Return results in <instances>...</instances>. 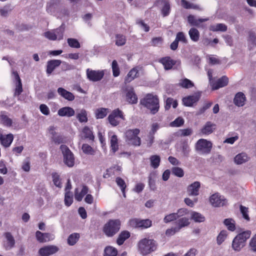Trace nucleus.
<instances>
[{"label": "nucleus", "instance_id": "f257e3e1", "mask_svg": "<svg viewBox=\"0 0 256 256\" xmlns=\"http://www.w3.org/2000/svg\"><path fill=\"white\" fill-rule=\"evenodd\" d=\"M250 235L251 231L250 230L244 231L237 234L232 242V250L236 252H240L246 246V242Z\"/></svg>", "mask_w": 256, "mask_h": 256}, {"label": "nucleus", "instance_id": "f03ea898", "mask_svg": "<svg viewBox=\"0 0 256 256\" xmlns=\"http://www.w3.org/2000/svg\"><path fill=\"white\" fill-rule=\"evenodd\" d=\"M140 104L149 109L152 114H156L159 110V100L156 96L148 94L144 98L141 100Z\"/></svg>", "mask_w": 256, "mask_h": 256}, {"label": "nucleus", "instance_id": "7ed1b4c3", "mask_svg": "<svg viewBox=\"0 0 256 256\" xmlns=\"http://www.w3.org/2000/svg\"><path fill=\"white\" fill-rule=\"evenodd\" d=\"M138 248L140 252L145 256L156 250L157 245L154 240L144 238L138 242Z\"/></svg>", "mask_w": 256, "mask_h": 256}, {"label": "nucleus", "instance_id": "20e7f679", "mask_svg": "<svg viewBox=\"0 0 256 256\" xmlns=\"http://www.w3.org/2000/svg\"><path fill=\"white\" fill-rule=\"evenodd\" d=\"M212 142L204 138L198 140L195 144L196 150L199 154L202 155L209 154L212 150Z\"/></svg>", "mask_w": 256, "mask_h": 256}, {"label": "nucleus", "instance_id": "39448f33", "mask_svg": "<svg viewBox=\"0 0 256 256\" xmlns=\"http://www.w3.org/2000/svg\"><path fill=\"white\" fill-rule=\"evenodd\" d=\"M140 132V130L138 128L126 130L124 133L126 142L129 144L140 146L141 140L140 138L138 136Z\"/></svg>", "mask_w": 256, "mask_h": 256}, {"label": "nucleus", "instance_id": "423d86ee", "mask_svg": "<svg viewBox=\"0 0 256 256\" xmlns=\"http://www.w3.org/2000/svg\"><path fill=\"white\" fill-rule=\"evenodd\" d=\"M120 222L119 220H110L104 226V232L108 236L115 234L120 230Z\"/></svg>", "mask_w": 256, "mask_h": 256}, {"label": "nucleus", "instance_id": "0eeeda50", "mask_svg": "<svg viewBox=\"0 0 256 256\" xmlns=\"http://www.w3.org/2000/svg\"><path fill=\"white\" fill-rule=\"evenodd\" d=\"M124 119L123 112L118 108L112 110L108 116L109 122L114 126H118L121 120H124Z\"/></svg>", "mask_w": 256, "mask_h": 256}, {"label": "nucleus", "instance_id": "6e6552de", "mask_svg": "<svg viewBox=\"0 0 256 256\" xmlns=\"http://www.w3.org/2000/svg\"><path fill=\"white\" fill-rule=\"evenodd\" d=\"M64 28L62 26L47 31L44 33V36L50 40H60L63 38Z\"/></svg>", "mask_w": 256, "mask_h": 256}, {"label": "nucleus", "instance_id": "1a4fd4ad", "mask_svg": "<svg viewBox=\"0 0 256 256\" xmlns=\"http://www.w3.org/2000/svg\"><path fill=\"white\" fill-rule=\"evenodd\" d=\"M60 150L64 156V160L66 164L69 167H72L74 165V155L68 148L65 145L60 146Z\"/></svg>", "mask_w": 256, "mask_h": 256}, {"label": "nucleus", "instance_id": "9d476101", "mask_svg": "<svg viewBox=\"0 0 256 256\" xmlns=\"http://www.w3.org/2000/svg\"><path fill=\"white\" fill-rule=\"evenodd\" d=\"M87 78L92 82H98L104 76V70H92L88 68L86 70Z\"/></svg>", "mask_w": 256, "mask_h": 256}, {"label": "nucleus", "instance_id": "9b49d317", "mask_svg": "<svg viewBox=\"0 0 256 256\" xmlns=\"http://www.w3.org/2000/svg\"><path fill=\"white\" fill-rule=\"evenodd\" d=\"M129 224L130 226L134 228H147L152 226V222L149 219L140 220L138 218H132L130 220Z\"/></svg>", "mask_w": 256, "mask_h": 256}, {"label": "nucleus", "instance_id": "f8f14e48", "mask_svg": "<svg viewBox=\"0 0 256 256\" xmlns=\"http://www.w3.org/2000/svg\"><path fill=\"white\" fill-rule=\"evenodd\" d=\"M210 202L214 207H220L225 205L226 200L223 196H220L218 193H216L210 196Z\"/></svg>", "mask_w": 256, "mask_h": 256}, {"label": "nucleus", "instance_id": "ddd939ff", "mask_svg": "<svg viewBox=\"0 0 256 256\" xmlns=\"http://www.w3.org/2000/svg\"><path fill=\"white\" fill-rule=\"evenodd\" d=\"M59 250L58 246L54 245H49L40 248L38 254L40 256H49L56 254Z\"/></svg>", "mask_w": 256, "mask_h": 256}, {"label": "nucleus", "instance_id": "4468645a", "mask_svg": "<svg viewBox=\"0 0 256 256\" xmlns=\"http://www.w3.org/2000/svg\"><path fill=\"white\" fill-rule=\"evenodd\" d=\"M126 100L130 104H136L138 102V98L134 92V88L132 86H128L126 88Z\"/></svg>", "mask_w": 256, "mask_h": 256}, {"label": "nucleus", "instance_id": "2eb2a0df", "mask_svg": "<svg viewBox=\"0 0 256 256\" xmlns=\"http://www.w3.org/2000/svg\"><path fill=\"white\" fill-rule=\"evenodd\" d=\"M88 192V188L86 186H82L80 187L77 188L75 190L74 198L78 201L80 202L84 196Z\"/></svg>", "mask_w": 256, "mask_h": 256}, {"label": "nucleus", "instance_id": "dca6fc26", "mask_svg": "<svg viewBox=\"0 0 256 256\" xmlns=\"http://www.w3.org/2000/svg\"><path fill=\"white\" fill-rule=\"evenodd\" d=\"M200 184L199 182H194L188 187L187 192L188 195L191 196H196L199 194V190Z\"/></svg>", "mask_w": 256, "mask_h": 256}, {"label": "nucleus", "instance_id": "f3484780", "mask_svg": "<svg viewBox=\"0 0 256 256\" xmlns=\"http://www.w3.org/2000/svg\"><path fill=\"white\" fill-rule=\"evenodd\" d=\"M74 114V110L70 106H64L60 108L58 112V114L60 116L72 117Z\"/></svg>", "mask_w": 256, "mask_h": 256}, {"label": "nucleus", "instance_id": "a211bd4d", "mask_svg": "<svg viewBox=\"0 0 256 256\" xmlns=\"http://www.w3.org/2000/svg\"><path fill=\"white\" fill-rule=\"evenodd\" d=\"M14 140L13 134H0V142L4 147L8 148L10 146Z\"/></svg>", "mask_w": 256, "mask_h": 256}, {"label": "nucleus", "instance_id": "6ab92c4d", "mask_svg": "<svg viewBox=\"0 0 256 256\" xmlns=\"http://www.w3.org/2000/svg\"><path fill=\"white\" fill-rule=\"evenodd\" d=\"M228 81V78L226 76H223L220 78H219L216 82H213L211 84L212 89L215 90H218L220 88H222L227 85Z\"/></svg>", "mask_w": 256, "mask_h": 256}, {"label": "nucleus", "instance_id": "aec40b11", "mask_svg": "<svg viewBox=\"0 0 256 256\" xmlns=\"http://www.w3.org/2000/svg\"><path fill=\"white\" fill-rule=\"evenodd\" d=\"M62 64V61L59 60H48L47 62L46 66V73L50 74L52 73L54 70Z\"/></svg>", "mask_w": 256, "mask_h": 256}, {"label": "nucleus", "instance_id": "412c9836", "mask_svg": "<svg viewBox=\"0 0 256 256\" xmlns=\"http://www.w3.org/2000/svg\"><path fill=\"white\" fill-rule=\"evenodd\" d=\"M200 95L195 94L185 97L182 99L184 104L187 106H191L192 104L196 102L200 99Z\"/></svg>", "mask_w": 256, "mask_h": 256}, {"label": "nucleus", "instance_id": "4be33fe9", "mask_svg": "<svg viewBox=\"0 0 256 256\" xmlns=\"http://www.w3.org/2000/svg\"><path fill=\"white\" fill-rule=\"evenodd\" d=\"M12 74L16 80L14 96H18L22 92V84L18 73L16 72H13Z\"/></svg>", "mask_w": 256, "mask_h": 256}, {"label": "nucleus", "instance_id": "5701e85b", "mask_svg": "<svg viewBox=\"0 0 256 256\" xmlns=\"http://www.w3.org/2000/svg\"><path fill=\"white\" fill-rule=\"evenodd\" d=\"M108 136L110 138L111 149L112 152L114 153L118 149V137L112 132H109Z\"/></svg>", "mask_w": 256, "mask_h": 256}, {"label": "nucleus", "instance_id": "b1692460", "mask_svg": "<svg viewBox=\"0 0 256 256\" xmlns=\"http://www.w3.org/2000/svg\"><path fill=\"white\" fill-rule=\"evenodd\" d=\"M58 94L62 98L69 101H72L74 99V96L70 92L62 88L58 89Z\"/></svg>", "mask_w": 256, "mask_h": 256}, {"label": "nucleus", "instance_id": "393cba45", "mask_svg": "<svg viewBox=\"0 0 256 256\" xmlns=\"http://www.w3.org/2000/svg\"><path fill=\"white\" fill-rule=\"evenodd\" d=\"M215 128V124L210 122H208L201 129V132L204 134L208 135L212 133Z\"/></svg>", "mask_w": 256, "mask_h": 256}, {"label": "nucleus", "instance_id": "a878e982", "mask_svg": "<svg viewBox=\"0 0 256 256\" xmlns=\"http://www.w3.org/2000/svg\"><path fill=\"white\" fill-rule=\"evenodd\" d=\"M249 160V158L245 152H241L236 155L234 158V162L236 164H242Z\"/></svg>", "mask_w": 256, "mask_h": 256}, {"label": "nucleus", "instance_id": "bb28decb", "mask_svg": "<svg viewBox=\"0 0 256 256\" xmlns=\"http://www.w3.org/2000/svg\"><path fill=\"white\" fill-rule=\"evenodd\" d=\"M4 237L6 240L5 242V247L6 249L12 248L15 244V240L12 234L8 232L4 234Z\"/></svg>", "mask_w": 256, "mask_h": 256}, {"label": "nucleus", "instance_id": "cd10ccee", "mask_svg": "<svg viewBox=\"0 0 256 256\" xmlns=\"http://www.w3.org/2000/svg\"><path fill=\"white\" fill-rule=\"evenodd\" d=\"M181 6L186 9H194L198 10H202V8L198 4L189 2L186 0H182Z\"/></svg>", "mask_w": 256, "mask_h": 256}, {"label": "nucleus", "instance_id": "c85d7f7f", "mask_svg": "<svg viewBox=\"0 0 256 256\" xmlns=\"http://www.w3.org/2000/svg\"><path fill=\"white\" fill-rule=\"evenodd\" d=\"M245 100L246 98L244 94L240 92L236 94L234 100V104L238 106H243Z\"/></svg>", "mask_w": 256, "mask_h": 256}, {"label": "nucleus", "instance_id": "c756f323", "mask_svg": "<svg viewBox=\"0 0 256 256\" xmlns=\"http://www.w3.org/2000/svg\"><path fill=\"white\" fill-rule=\"evenodd\" d=\"M160 62L164 66L166 70H168L172 68L175 62L170 57H166L162 58Z\"/></svg>", "mask_w": 256, "mask_h": 256}, {"label": "nucleus", "instance_id": "7c9ffc66", "mask_svg": "<svg viewBox=\"0 0 256 256\" xmlns=\"http://www.w3.org/2000/svg\"><path fill=\"white\" fill-rule=\"evenodd\" d=\"M138 70L136 68L132 69L125 78V82H130L136 78L138 76Z\"/></svg>", "mask_w": 256, "mask_h": 256}, {"label": "nucleus", "instance_id": "2f4dec72", "mask_svg": "<svg viewBox=\"0 0 256 256\" xmlns=\"http://www.w3.org/2000/svg\"><path fill=\"white\" fill-rule=\"evenodd\" d=\"M208 18L196 19L194 16L190 15L188 18V22L192 26H198L200 23L206 22Z\"/></svg>", "mask_w": 256, "mask_h": 256}, {"label": "nucleus", "instance_id": "473e14b6", "mask_svg": "<svg viewBox=\"0 0 256 256\" xmlns=\"http://www.w3.org/2000/svg\"><path fill=\"white\" fill-rule=\"evenodd\" d=\"M162 6L161 8V12L163 16H168L170 12V7L169 2L166 0L162 2Z\"/></svg>", "mask_w": 256, "mask_h": 256}, {"label": "nucleus", "instance_id": "72a5a7b5", "mask_svg": "<svg viewBox=\"0 0 256 256\" xmlns=\"http://www.w3.org/2000/svg\"><path fill=\"white\" fill-rule=\"evenodd\" d=\"M108 112V109L106 108H97L94 112L95 117L96 119L103 118L107 115Z\"/></svg>", "mask_w": 256, "mask_h": 256}, {"label": "nucleus", "instance_id": "f704fd0d", "mask_svg": "<svg viewBox=\"0 0 256 256\" xmlns=\"http://www.w3.org/2000/svg\"><path fill=\"white\" fill-rule=\"evenodd\" d=\"M188 34L190 39L193 42H196L199 40L200 32L196 28H191L188 32Z\"/></svg>", "mask_w": 256, "mask_h": 256}, {"label": "nucleus", "instance_id": "c9c22d12", "mask_svg": "<svg viewBox=\"0 0 256 256\" xmlns=\"http://www.w3.org/2000/svg\"><path fill=\"white\" fill-rule=\"evenodd\" d=\"M190 218L192 220L196 222H201L205 220L204 216L201 214L196 212H191Z\"/></svg>", "mask_w": 256, "mask_h": 256}, {"label": "nucleus", "instance_id": "e433bc0d", "mask_svg": "<svg viewBox=\"0 0 256 256\" xmlns=\"http://www.w3.org/2000/svg\"><path fill=\"white\" fill-rule=\"evenodd\" d=\"M248 41V47L250 50L256 46V36L254 32H249V36Z\"/></svg>", "mask_w": 256, "mask_h": 256}, {"label": "nucleus", "instance_id": "4c0bfd02", "mask_svg": "<svg viewBox=\"0 0 256 256\" xmlns=\"http://www.w3.org/2000/svg\"><path fill=\"white\" fill-rule=\"evenodd\" d=\"M76 118L80 122H86L88 121L87 112L84 109H82L78 112Z\"/></svg>", "mask_w": 256, "mask_h": 256}, {"label": "nucleus", "instance_id": "58836bf2", "mask_svg": "<svg viewBox=\"0 0 256 256\" xmlns=\"http://www.w3.org/2000/svg\"><path fill=\"white\" fill-rule=\"evenodd\" d=\"M150 166L154 168H158L160 164V158L158 155H153L150 158Z\"/></svg>", "mask_w": 256, "mask_h": 256}, {"label": "nucleus", "instance_id": "ea45409f", "mask_svg": "<svg viewBox=\"0 0 256 256\" xmlns=\"http://www.w3.org/2000/svg\"><path fill=\"white\" fill-rule=\"evenodd\" d=\"M130 236V234L128 231H124L122 232L117 239V244L118 245H122L124 242Z\"/></svg>", "mask_w": 256, "mask_h": 256}, {"label": "nucleus", "instance_id": "a19ab883", "mask_svg": "<svg viewBox=\"0 0 256 256\" xmlns=\"http://www.w3.org/2000/svg\"><path fill=\"white\" fill-rule=\"evenodd\" d=\"M210 30L213 32H226L227 30V26L223 24H217L211 25L210 26Z\"/></svg>", "mask_w": 256, "mask_h": 256}, {"label": "nucleus", "instance_id": "79ce46f5", "mask_svg": "<svg viewBox=\"0 0 256 256\" xmlns=\"http://www.w3.org/2000/svg\"><path fill=\"white\" fill-rule=\"evenodd\" d=\"M117 254V250L112 246H108L104 248V256H116Z\"/></svg>", "mask_w": 256, "mask_h": 256}, {"label": "nucleus", "instance_id": "37998d69", "mask_svg": "<svg viewBox=\"0 0 256 256\" xmlns=\"http://www.w3.org/2000/svg\"><path fill=\"white\" fill-rule=\"evenodd\" d=\"M0 122L3 125L8 127L10 126L12 123V120L3 114L0 115Z\"/></svg>", "mask_w": 256, "mask_h": 256}, {"label": "nucleus", "instance_id": "c03bdc74", "mask_svg": "<svg viewBox=\"0 0 256 256\" xmlns=\"http://www.w3.org/2000/svg\"><path fill=\"white\" fill-rule=\"evenodd\" d=\"M126 38L122 34H116L115 36V43L118 46H124L126 42Z\"/></svg>", "mask_w": 256, "mask_h": 256}, {"label": "nucleus", "instance_id": "a18cd8bd", "mask_svg": "<svg viewBox=\"0 0 256 256\" xmlns=\"http://www.w3.org/2000/svg\"><path fill=\"white\" fill-rule=\"evenodd\" d=\"M224 223L229 230L232 232L236 230L235 221L232 218L225 219Z\"/></svg>", "mask_w": 256, "mask_h": 256}, {"label": "nucleus", "instance_id": "49530a36", "mask_svg": "<svg viewBox=\"0 0 256 256\" xmlns=\"http://www.w3.org/2000/svg\"><path fill=\"white\" fill-rule=\"evenodd\" d=\"M82 134L84 138H89L90 140H93L94 136L91 129L88 126H85L82 130Z\"/></svg>", "mask_w": 256, "mask_h": 256}, {"label": "nucleus", "instance_id": "de8ad7c7", "mask_svg": "<svg viewBox=\"0 0 256 256\" xmlns=\"http://www.w3.org/2000/svg\"><path fill=\"white\" fill-rule=\"evenodd\" d=\"M179 84L182 88H189L194 86V83L188 78H184L180 80Z\"/></svg>", "mask_w": 256, "mask_h": 256}, {"label": "nucleus", "instance_id": "09e8293b", "mask_svg": "<svg viewBox=\"0 0 256 256\" xmlns=\"http://www.w3.org/2000/svg\"><path fill=\"white\" fill-rule=\"evenodd\" d=\"M176 223L177 224L176 227L178 228L179 230L183 227L188 226L190 224L188 218L185 217L178 220Z\"/></svg>", "mask_w": 256, "mask_h": 256}, {"label": "nucleus", "instance_id": "8fccbe9b", "mask_svg": "<svg viewBox=\"0 0 256 256\" xmlns=\"http://www.w3.org/2000/svg\"><path fill=\"white\" fill-rule=\"evenodd\" d=\"M84 153L86 154L94 155L96 151L88 144H83L82 147Z\"/></svg>", "mask_w": 256, "mask_h": 256}, {"label": "nucleus", "instance_id": "3c124183", "mask_svg": "<svg viewBox=\"0 0 256 256\" xmlns=\"http://www.w3.org/2000/svg\"><path fill=\"white\" fill-rule=\"evenodd\" d=\"M79 238V234L77 233L72 234L68 236V243L70 246H73L78 242Z\"/></svg>", "mask_w": 256, "mask_h": 256}, {"label": "nucleus", "instance_id": "603ef678", "mask_svg": "<svg viewBox=\"0 0 256 256\" xmlns=\"http://www.w3.org/2000/svg\"><path fill=\"white\" fill-rule=\"evenodd\" d=\"M228 232L226 230H222L217 236L216 242L218 245H220L226 239Z\"/></svg>", "mask_w": 256, "mask_h": 256}, {"label": "nucleus", "instance_id": "864d4df0", "mask_svg": "<svg viewBox=\"0 0 256 256\" xmlns=\"http://www.w3.org/2000/svg\"><path fill=\"white\" fill-rule=\"evenodd\" d=\"M180 150L182 153L183 156L184 157H188L191 150L190 146L186 142H183L182 144Z\"/></svg>", "mask_w": 256, "mask_h": 256}, {"label": "nucleus", "instance_id": "5fc2aeb1", "mask_svg": "<svg viewBox=\"0 0 256 256\" xmlns=\"http://www.w3.org/2000/svg\"><path fill=\"white\" fill-rule=\"evenodd\" d=\"M116 182L118 186L120 188L124 196L126 197L125 188H126V184L124 180L118 177L116 178Z\"/></svg>", "mask_w": 256, "mask_h": 256}, {"label": "nucleus", "instance_id": "6e6d98bb", "mask_svg": "<svg viewBox=\"0 0 256 256\" xmlns=\"http://www.w3.org/2000/svg\"><path fill=\"white\" fill-rule=\"evenodd\" d=\"M73 202V195L70 192H66L65 194L64 203L67 206H70Z\"/></svg>", "mask_w": 256, "mask_h": 256}, {"label": "nucleus", "instance_id": "4d7b16f0", "mask_svg": "<svg viewBox=\"0 0 256 256\" xmlns=\"http://www.w3.org/2000/svg\"><path fill=\"white\" fill-rule=\"evenodd\" d=\"M172 174L179 178H182L184 176V170L180 167H174L172 169Z\"/></svg>", "mask_w": 256, "mask_h": 256}, {"label": "nucleus", "instance_id": "13d9d810", "mask_svg": "<svg viewBox=\"0 0 256 256\" xmlns=\"http://www.w3.org/2000/svg\"><path fill=\"white\" fill-rule=\"evenodd\" d=\"M67 41L69 46L71 48H78L80 47V44L76 39L69 38L68 39Z\"/></svg>", "mask_w": 256, "mask_h": 256}, {"label": "nucleus", "instance_id": "bf43d9fd", "mask_svg": "<svg viewBox=\"0 0 256 256\" xmlns=\"http://www.w3.org/2000/svg\"><path fill=\"white\" fill-rule=\"evenodd\" d=\"M112 68L114 76H118L120 74V70L117 62L114 60L112 62Z\"/></svg>", "mask_w": 256, "mask_h": 256}, {"label": "nucleus", "instance_id": "052dcab7", "mask_svg": "<svg viewBox=\"0 0 256 256\" xmlns=\"http://www.w3.org/2000/svg\"><path fill=\"white\" fill-rule=\"evenodd\" d=\"M178 216L177 215H176V213H172L165 216V217L164 218V222L165 223H168L174 220H176Z\"/></svg>", "mask_w": 256, "mask_h": 256}, {"label": "nucleus", "instance_id": "680f3d73", "mask_svg": "<svg viewBox=\"0 0 256 256\" xmlns=\"http://www.w3.org/2000/svg\"><path fill=\"white\" fill-rule=\"evenodd\" d=\"M240 212L242 213V214L243 218L246 220L249 221L250 218V217H249L248 214V208L246 206H244L242 205H240Z\"/></svg>", "mask_w": 256, "mask_h": 256}, {"label": "nucleus", "instance_id": "e2e57ef3", "mask_svg": "<svg viewBox=\"0 0 256 256\" xmlns=\"http://www.w3.org/2000/svg\"><path fill=\"white\" fill-rule=\"evenodd\" d=\"M184 123V120L182 118L178 117L174 121L170 124V126L172 127H178L182 126Z\"/></svg>", "mask_w": 256, "mask_h": 256}, {"label": "nucleus", "instance_id": "0e129e2a", "mask_svg": "<svg viewBox=\"0 0 256 256\" xmlns=\"http://www.w3.org/2000/svg\"><path fill=\"white\" fill-rule=\"evenodd\" d=\"M212 104V102H207L205 103L203 106L200 108L198 111L197 112L196 114L197 115H200L208 109Z\"/></svg>", "mask_w": 256, "mask_h": 256}, {"label": "nucleus", "instance_id": "69168bd1", "mask_svg": "<svg viewBox=\"0 0 256 256\" xmlns=\"http://www.w3.org/2000/svg\"><path fill=\"white\" fill-rule=\"evenodd\" d=\"M250 250L254 252H256V235L252 238L249 242Z\"/></svg>", "mask_w": 256, "mask_h": 256}, {"label": "nucleus", "instance_id": "338daca9", "mask_svg": "<svg viewBox=\"0 0 256 256\" xmlns=\"http://www.w3.org/2000/svg\"><path fill=\"white\" fill-rule=\"evenodd\" d=\"M52 177L54 184L58 188H61L62 184L60 180L59 175L57 174H53L52 175Z\"/></svg>", "mask_w": 256, "mask_h": 256}, {"label": "nucleus", "instance_id": "774afa93", "mask_svg": "<svg viewBox=\"0 0 256 256\" xmlns=\"http://www.w3.org/2000/svg\"><path fill=\"white\" fill-rule=\"evenodd\" d=\"M176 40L178 42H181L184 43L187 42V40L184 35V33L182 32H178L176 36Z\"/></svg>", "mask_w": 256, "mask_h": 256}]
</instances>
